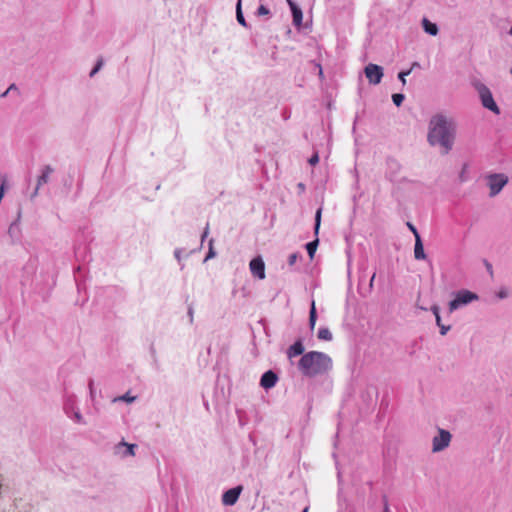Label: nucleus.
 Segmentation results:
<instances>
[{"mask_svg":"<svg viewBox=\"0 0 512 512\" xmlns=\"http://www.w3.org/2000/svg\"><path fill=\"white\" fill-rule=\"evenodd\" d=\"M454 126L442 115H435L430 120L428 142L431 145L439 144L448 153L453 145Z\"/></svg>","mask_w":512,"mask_h":512,"instance_id":"nucleus-1","label":"nucleus"},{"mask_svg":"<svg viewBox=\"0 0 512 512\" xmlns=\"http://www.w3.org/2000/svg\"><path fill=\"white\" fill-rule=\"evenodd\" d=\"M298 366L303 375L313 377L330 370L332 360L323 352L310 351L301 357Z\"/></svg>","mask_w":512,"mask_h":512,"instance_id":"nucleus-2","label":"nucleus"},{"mask_svg":"<svg viewBox=\"0 0 512 512\" xmlns=\"http://www.w3.org/2000/svg\"><path fill=\"white\" fill-rule=\"evenodd\" d=\"M508 183V177L505 174H490L487 176V184L490 189L489 195L496 196L503 187Z\"/></svg>","mask_w":512,"mask_h":512,"instance_id":"nucleus-3","label":"nucleus"},{"mask_svg":"<svg viewBox=\"0 0 512 512\" xmlns=\"http://www.w3.org/2000/svg\"><path fill=\"white\" fill-rule=\"evenodd\" d=\"M477 299V295L470 291L459 292L455 299L449 303V310L453 312L458 309L461 305L468 304L473 300Z\"/></svg>","mask_w":512,"mask_h":512,"instance_id":"nucleus-4","label":"nucleus"},{"mask_svg":"<svg viewBox=\"0 0 512 512\" xmlns=\"http://www.w3.org/2000/svg\"><path fill=\"white\" fill-rule=\"evenodd\" d=\"M479 94H480L482 105L485 108L491 110L492 112L499 114V108H498L497 104L495 103L490 90L486 86L482 85L479 88Z\"/></svg>","mask_w":512,"mask_h":512,"instance_id":"nucleus-5","label":"nucleus"},{"mask_svg":"<svg viewBox=\"0 0 512 512\" xmlns=\"http://www.w3.org/2000/svg\"><path fill=\"white\" fill-rule=\"evenodd\" d=\"M365 76L371 84H379L383 77V69L381 66L376 64H368L365 69Z\"/></svg>","mask_w":512,"mask_h":512,"instance_id":"nucleus-6","label":"nucleus"},{"mask_svg":"<svg viewBox=\"0 0 512 512\" xmlns=\"http://www.w3.org/2000/svg\"><path fill=\"white\" fill-rule=\"evenodd\" d=\"M249 268H250L251 274L254 277H256L260 280L265 278V276H266L265 275V263L260 256L255 257L250 261Z\"/></svg>","mask_w":512,"mask_h":512,"instance_id":"nucleus-7","label":"nucleus"},{"mask_svg":"<svg viewBox=\"0 0 512 512\" xmlns=\"http://www.w3.org/2000/svg\"><path fill=\"white\" fill-rule=\"evenodd\" d=\"M242 492V486H236L226 490L222 494V503L226 506H233L239 499Z\"/></svg>","mask_w":512,"mask_h":512,"instance_id":"nucleus-8","label":"nucleus"},{"mask_svg":"<svg viewBox=\"0 0 512 512\" xmlns=\"http://www.w3.org/2000/svg\"><path fill=\"white\" fill-rule=\"evenodd\" d=\"M451 441V434L446 430H439V435L433 439V448H446Z\"/></svg>","mask_w":512,"mask_h":512,"instance_id":"nucleus-9","label":"nucleus"},{"mask_svg":"<svg viewBox=\"0 0 512 512\" xmlns=\"http://www.w3.org/2000/svg\"><path fill=\"white\" fill-rule=\"evenodd\" d=\"M277 380V375L273 371L269 370L262 375L260 385L265 389H269L276 385Z\"/></svg>","mask_w":512,"mask_h":512,"instance_id":"nucleus-10","label":"nucleus"},{"mask_svg":"<svg viewBox=\"0 0 512 512\" xmlns=\"http://www.w3.org/2000/svg\"><path fill=\"white\" fill-rule=\"evenodd\" d=\"M304 352V345L301 340H297L293 345H291L287 351V356L289 359L302 355Z\"/></svg>","mask_w":512,"mask_h":512,"instance_id":"nucleus-11","label":"nucleus"},{"mask_svg":"<svg viewBox=\"0 0 512 512\" xmlns=\"http://www.w3.org/2000/svg\"><path fill=\"white\" fill-rule=\"evenodd\" d=\"M414 257L417 260H424L426 258V254L424 252V247L420 236H417V239H415Z\"/></svg>","mask_w":512,"mask_h":512,"instance_id":"nucleus-12","label":"nucleus"},{"mask_svg":"<svg viewBox=\"0 0 512 512\" xmlns=\"http://www.w3.org/2000/svg\"><path fill=\"white\" fill-rule=\"evenodd\" d=\"M52 172H53V168L51 166H46L44 168L42 174L38 178L36 190H38L40 186H42L48 182L49 176ZM36 193H37V191H35V194Z\"/></svg>","mask_w":512,"mask_h":512,"instance_id":"nucleus-13","label":"nucleus"},{"mask_svg":"<svg viewBox=\"0 0 512 512\" xmlns=\"http://www.w3.org/2000/svg\"><path fill=\"white\" fill-rule=\"evenodd\" d=\"M288 2L291 7L294 24L300 25L302 22V17H303L301 9L298 8L291 0H288Z\"/></svg>","mask_w":512,"mask_h":512,"instance_id":"nucleus-14","label":"nucleus"},{"mask_svg":"<svg viewBox=\"0 0 512 512\" xmlns=\"http://www.w3.org/2000/svg\"><path fill=\"white\" fill-rule=\"evenodd\" d=\"M423 28L426 33L435 36L438 33V27L436 24L430 22L428 19L424 18L423 21Z\"/></svg>","mask_w":512,"mask_h":512,"instance_id":"nucleus-15","label":"nucleus"},{"mask_svg":"<svg viewBox=\"0 0 512 512\" xmlns=\"http://www.w3.org/2000/svg\"><path fill=\"white\" fill-rule=\"evenodd\" d=\"M318 339L323 341H330L332 340V333L328 328H320L317 334Z\"/></svg>","mask_w":512,"mask_h":512,"instance_id":"nucleus-16","label":"nucleus"},{"mask_svg":"<svg viewBox=\"0 0 512 512\" xmlns=\"http://www.w3.org/2000/svg\"><path fill=\"white\" fill-rule=\"evenodd\" d=\"M316 320H317L316 307H315V302L313 301L312 305H311L310 313H309V325H310L311 330H313L315 328Z\"/></svg>","mask_w":512,"mask_h":512,"instance_id":"nucleus-17","label":"nucleus"},{"mask_svg":"<svg viewBox=\"0 0 512 512\" xmlns=\"http://www.w3.org/2000/svg\"><path fill=\"white\" fill-rule=\"evenodd\" d=\"M318 244H319V239L316 237L315 240L309 242L307 245H306V249H307V252L310 256V258H313L314 256V253L318 247Z\"/></svg>","mask_w":512,"mask_h":512,"instance_id":"nucleus-18","label":"nucleus"},{"mask_svg":"<svg viewBox=\"0 0 512 512\" xmlns=\"http://www.w3.org/2000/svg\"><path fill=\"white\" fill-rule=\"evenodd\" d=\"M236 17H237V21L242 26H246V21H245V18L243 16L242 10H241V0H238L237 6H236Z\"/></svg>","mask_w":512,"mask_h":512,"instance_id":"nucleus-19","label":"nucleus"},{"mask_svg":"<svg viewBox=\"0 0 512 512\" xmlns=\"http://www.w3.org/2000/svg\"><path fill=\"white\" fill-rule=\"evenodd\" d=\"M321 215H322V209L319 208L317 211H316V215H315V227H314V233L315 235L317 236L318 233H319V229H320V224H321Z\"/></svg>","mask_w":512,"mask_h":512,"instance_id":"nucleus-20","label":"nucleus"},{"mask_svg":"<svg viewBox=\"0 0 512 512\" xmlns=\"http://www.w3.org/2000/svg\"><path fill=\"white\" fill-rule=\"evenodd\" d=\"M392 100L396 106H400L404 101V95L400 93H395L392 95Z\"/></svg>","mask_w":512,"mask_h":512,"instance_id":"nucleus-21","label":"nucleus"},{"mask_svg":"<svg viewBox=\"0 0 512 512\" xmlns=\"http://www.w3.org/2000/svg\"><path fill=\"white\" fill-rule=\"evenodd\" d=\"M135 399H136L135 396H130L129 393H126L123 396L115 398L114 401H125V402H128V403H131V402L135 401Z\"/></svg>","mask_w":512,"mask_h":512,"instance_id":"nucleus-22","label":"nucleus"},{"mask_svg":"<svg viewBox=\"0 0 512 512\" xmlns=\"http://www.w3.org/2000/svg\"><path fill=\"white\" fill-rule=\"evenodd\" d=\"M120 458H126L128 456H135V450H118Z\"/></svg>","mask_w":512,"mask_h":512,"instance_id":"nucleus-23","label":"nucleus"},{"mask_svg":"<svg viewBox=\"0 0 512 512\" xmlns=\"http://www.w3.org/2000/svg\"><path fill=\"white\" fill-rule=\"evenodd\" d=\"M268 14H269V9L267 7H265L264 5H260L257 10V15L264 16V15H268Z\"/></svg>","mask_w":512,"mask_h":512,"instance_id":"nucleus-24","label":"nucleus"},{"mask_svg":"<svg viewBox=\"0 0 512 512\" xmlns=\"http://www.w3.org/2000/svg\"><path fill=\"white\" fill-rule=\"evenodd\" d=\"M103 65V61L100 59L98 60L96 66L94 67V69L91 71L90 73V76L93 77L99 70L100 68L102 67Z\"/></svg>","mask_w":512,"mask_h":512,"instance_id":"nucleus-25","label":"nucleus"},{"mask_svg":"<svg viewBox=\"0 0 512 512\" xmlns=\"http://www.w3.org/2000/svg\"><path fill=\"white\" fill-rule=\"evenodd\" d=\"M118 448H128V449H131V448H137V445L136 444H129L125 441H121L118 445Z\"/></svg>","mask_w":512,"mask_h":512,"instance_id":"nucleus-26","label":"nucleus"},{"mask_svg":"<svg viewBox=\"0 0 512 512\" xmlns=\"http://www.w3.org/2000/svg\"><path fill=\"white\" fill-rule=\"evenodd\" d=\"M410 73H411V70H408V71H402V72H400V73H399L398 77H399V79L401 80L402 84H405V83H406V79H405V77H406L407 75H409Z\"/></svg>","mask_w":512,"mask_h":512,"instance_id":"nucleus-27","label":"nucleus"},{"mask_svg":"<svg viewBox=\"0 0 512 512\" xmlns=\"http://www.w3.org/2000/svg\"><path fill=\"white\" fill-rule=\"evenodd\" d=\"M382 501H383V505H384L383 512H390L388 498L386 495L382 496Z\"/></svg>","mask_w":512,"mask_h":512,"instance_id":"nucleus-28","label":"nucleus"},{"mask_svg":"<svg viewBox=\"0 0 512 512\" xmlns=\"http://www.w3.org/2000/svg\"><path fill=\"white\" fill-rule=\"evenodd\" d=\"M407 226L411 230V232L414 234L415 239H417V236H420V235H419L416 227L412 223H410V222L407 223Z\"/></svg>","mask_w":512,"mask_h":512,"instance_id":"nucleus-29","label":"nucleus"},{"mask_svg":"<svg viewBox=\"0 0 512 512\" xmlns=\"http://www.w3.org/2000/svg\"><path fill=\"white\" fill-rule=\"evenodd\" d=\"M297 258H298V255L296 253L291 254L288 258L289 265H291V266L294 265L297 261Z\"/></svg>","mask_w":512,"mask_h":512,"instance_id":"nucleus-30","label":"nucleus"},{"mask_svg":"<svg viewBox=\"0 0 512 512\" xmlns=\"http://www.w3.org/2000/svg\"><path fill=\"white\" fill-rule=\"evenodd\" d=\"M319 162V156L317 153H315L310 159H309V163L311 165H316L317 163Z\"/></svg>","mask_w":512,"mask_h":512,"instance_id":"nucleus-31","label":"nucleus"},{"mask_svg":"<svg viewBox=\"0 0 512 512\" xmlns=\"http://www.w3.org/2000/svg\"><path fill=\"white\" fill-rule=\"evenodd\" d=\"M441 328V334L442 335H445L447 333V331L449 330V327H446L444 325L441 324V326H439Z\"/></svg>","mask_w":512,"mask_h":512,"instance_id":"nucleus-32","label":"nucleus"},{"mask_svg":"<svg viewBox=\"0 0 512 512\" xmlns=\"http://www.w3.org/2000/svg\"><path fill=\"white\" fill-rule=\"evenodd\" d=\"M432 312H433V314L435 315V317H437V315H440V314H439V307H438V306H436V305H435V306H433V307H432Z\"/></svg>","mask_w":512,"mask_h":512,"instance_id":"nucleus-33","label":"nucleus"},{"mask_svg":"<svg viewBox=\"0 0 512 512\" xmlns=\"http://www.w3.org/2000/svg\"><path fill=\"white\" fill-rule=\"evenodd\" d=\"M332 457L334 458V460H335V464H336V467L338 468V465H339V462H338V454L334 452V453L332 454Z\"/></svg>","mask_w":512,"mask_h":512,"instance_id":"nucleus-34","label":"nucleus"},{"mask_svg":"<svg viewBox=\"0 0 512 512\" xmlns=\"http://www.w3.org/2000/svg\"><path fill=\"white\" fill-rule=\"evenodd\" d=\"M375 277H376V274L374 273L370 279V282H369V287L372 288L373 287V283H374V280H375Z\"/></svg>","mask_w":512,"mask_h":512,"instance_id":"nucleus-35","label":"nucleus"},{"mask_svg":"<svg viewBox=\"0 0 512 512\" xmlns=\"http://www.w3.org/2000/svg\"><path fill=\"white\" fill-rule=\"evenodd\" d=\"M14 88H15V85H14V84L10 85V87H9V88H8V89L3 93V95H2V96L7 95V93H8L10 90L14 89Z\"/></svg>","mask_w":512,"mask_h":512,"instance_id":"nucleus-36","label":"nucleus"},{"mask_svg":"<svg viewBox=\"0 0 512 512\" xmlns=\"http://www.w3.org/2000/svg\"><path fill=\"white\" fill-rule=\"evenodd\" d=\"M435 318H436L437 325L441 326V317H440V315H437V317H435Z\"/></svg>","mask_w":512,"mask_h":512,"instance_id":"nucleus-37","label":"nucleus"},{"mask_svg":"<svg viewBox=\"0 0 512 512\" xmlns=\"http://www.w3.org/2000/svg\"><path fill=\"white\" fill-rule=\"evenodd\" d=\"M417 66H418V63H417V62H414V63L412 64V68H411L410 70H412L413 68H417Z\"/></svg>","mask_w":512,"mask_h":512,"instance_id":"nucleus-38","label":"nucleus"},{"mask_svg":"<svg viewBox=\"0 0 512 512\" xmlns=\"http://www.w3.org/2000/svg\"><path fill=\"white\" fill-rule=\"evenodd\" d=\"M309 508L308 507H305L302 512H308Z\"/></svg>","mask_w":512,"mask_h":512,"instance_id":"nucleus-39","label":"nucleus"},{"mask_svg":"<svg viewBox=\"0 0 512 512\" xmlns=\"http://www.w3.org/2000/svg\"><path fill=\"white\" fill-rule=\"evenodd\" d=\"M189 314L192 317V310L191 309H189Z\"/></svg>","mask_w":512,"mask_h":512,"instance_id":"nucleus-40","label":"nucleus"},{"mask_svg":"<svg viewBox=\"0 0 512 512\" xmlns=\"http://www.w3.org/2000/svg\"><path fill=\"white\" fill-rule=\"evenodd\" d=\"M510 34L512 35V26H511V29H510Z\"/></svg>","mask_w":512,"mask_h":512,"instance_id":"nucleus-41","label":"nucleus"},{"mask_svg":"<svg viewBox=\"0 0 512 512\" xmlns=\"http://www.w3.org/2000/svg\"><path fill=\"white\" fill-rule=\"evenodd\" d=\"M511 74H512V68H511Z\"/></svg>","mask_w":512,"mask_h":512,"instance_id":"nucleus-42","label":"nucleus"}]
</instances>
